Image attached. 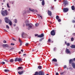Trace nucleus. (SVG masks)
Instances as JSON below:
<instances>
[{
    "label": "nucleus",
    "mask_w": 75,
    "mask_h": 75,
    "mask_svg": "<svg viewBox=\"0 0 75 75\" xmlns=\"http://www.w3.org/2000/svg\"><path fill=\"white\" fill-rule=\"evenodd\" d=\"M1 14L3 16H7V15H8L9 13L8 12V11H7V10H5L4 11H3L2 10L1 11Z\"/></svg>",
    "instance_id": "obj_1"
},
{
    "label": "nucleus",
    "mask_w": 75,
    "mask_h": 75,
    "mask_svg": "<svg viewBox=\"0 0 75 75\" xmlns=\"http://www.w3.org/2000/svg\"><path fill=\"white\" fill-rule=\"evenodd\" d=\"M14 61H15V62H17V61L18 62H21L22 61V59L21 58H18V57H16L15 58Z\"/></svg>",
    "instance_id": "obj_2"
},
{
    "label": "nucleus",
    "mask_w": 75,
    "mask_h": 75,
    "mask_svg": "<svg viewBox=\"0 0 75 75\" xmlns=\"http://www.w3.org/2000/svg\"><path fill=\"white\" fill-rule=\"evenodd\" d=\"M52 62L54 64H55V66H57V59L55 58H54L52 59Z\"/></svg>",
    "instance_id": "obj_3"
},
{
    "label": "nucleus",
    "mask_w": 75,
    "mask_h": 75,
    "mask_svg": "<svg viewBox=\"0 0 75 75\" xmlns=\"http://www.w3.org/2000/svg\"><path fill=\"white\" fill-rule=\"evenodd\" d=\"M4 20H5L6 23H9V22L10 21V20L9 19H8V18L7 17L5 18H4Z\"/></svg>",
    "instance_id": "obj_4"
},
{
    "label": "nucleus",
    "mask_w": 75,
    "mask_h": 75,
    "mask_svg": "<svg viewBox=\"0 0 75 75\" xmlns=\"http://www.w3.org/2000/svg\"><path fill=\"white\" fill-rule=\"evenodd\" d=\"M55 30H52L51 31L50 34H51V35L54 36V35H55Z\"/></svg>",
    "instance_id": "obj_5"
},
{
    "label": "nucleus",
    "mask_w": 75,
    "mask_h": 75,
    "mask_svg": "<svg viewBox=\"0 0 75 75\" xmlns=\"http://www.w3.org/2000/svg\"><path fill=\"white\" fill-rule=\"evenodd\" d=\"M69 10V9L68 8H63V12L64 13H67V12H68Z\"/></svg>",
    "instance_id": "obj_6"
},
{
    "label": "nucleus",
    "mask_w": 75,
    "mask_h": 75,
    "mask_svg": "<svg viewBox=\"0 0 75 75\" xmlns=\"http://www.w3.org/2000/svg\"><path fill=\"white\" fill-rule=\"evenodd\" d=\"M25 70L22 71H18V72L19 74V75H22V74H23L24 73V72H25Z\"/></svg>",
    "instance_id": "obj_7"
},
{
    "label": "nucleus",
    "mask_w": 75,
    "mask_h": 75,
    "mask_svg": "<svg viewBox=\"0 0 75 75\" xmlns=\"http://www.w3.org/2000/svg\"><path fill=\"white\" fill-rule=\"evenodd\" d=\"M65 52L67 54H71V51L68 49H66Z\"/></svg>",
    "instance_id": "obj_8"
},
{
    "label": "nucleus",
    "mask_w": 75,
    "mask_h": 75,
    "mask_svg": "<svg viewBox=\"0 0 75 75\" xmlns=\"http://www.w3.org/2000/svg\"><path fill=\"white\" fill-rule=\"evenodd\" d=\"M44 37V33H42L40 35H38V36L37 37H39V38H42V37Z\"/></svg>",
    "instance_id": "obj_9"
},
{
    "label": "nucleus",
    "mask_w": 75,
    "mask_h": 75,
    "mask_svg": "<svg viewBox=\"0 0 75 75\" xmlns=\"http://www.w3.org/2000/svg\"><path fill=\"white\" fill-rule=\"evenodd\" d=\"M39 75H44V72L42 71H40L39 72Z\"/></svg>",
    "instance_id": "obj_10"
},
{
    "label": "nucleus",
    "mask_w": 75,
    "mask_h": 75,
    "mask_svg": "<svg viewBox=\"0 0 75 75\" xmlns=\"http://www.w3.org/2000/svg\"><path fill=\"white\" fill-rule=\"evenodd\" d=\"M47 13L48 15L49 16H51L52 15V12H51V11H49V10H48Z\"/></svg>",
    "instance_id": "obj_11"
},
{
    "label": "nucleus",
    "mask_w": 75,
    "mask_h": 75,
    "mask_svg": "<svg viewBox=\"0 0 75 75\" xmlns=\"http://www.w3.org/2000/svg\"><path fill=\"white\" fill-rule=\"evenodd\" d=\"M57 20L58 22H61V20L60 19H59V16H57Z\"/></svg>",
    "instance_id": "obj_12"
},
{
    "label": "nucleus",
    "mask_w": 75,
    "mask_h": 75,
    "mask_svg": "<svg viewBox=\"0 0 75 75\" xmlns=\"http://www.w3.org/2000/svg\"><path fill=\"white\" fill-rule=\"evenodd\" d=\"M3 47L4 48H6V47H9V45L7 44L3 45Z\"/></svg>",
    "instance_id": "obj_13"
},
{
    "label": "nucleus",
    "mask_w": 75,
    "mask_h": 75,
    "mask_svg": "<svg viewBox=\"0 0 75 75\" xmlns=\"http://www.w3.org/2000/svg\"><path fill=\"white\" fill-rule=\"evenodd\" d=\"M63 4H64L65 5V6H66V5H67L68 4V2H67V1H64Z\"/></svg>",
    "instance_id": "obj_14"
},
{
    "label": "nucleus",
    "mask_w": 75,
    "mask_h": 75,
    "mask_svg": "<svg viewBox=\"0 0 75 75\" xmlns=\"http://www.w3.org/2000/svg\"><path fill=\"white\" fill-rule=\"evenodd\" d=\"M72 63H74L73 62V60L72 59H70L69 61V64H72Z\"/></svg>",
    "instance_id": "obj_15"
},
{
    "label": "nucleus",
    "mask_w": 75,
    "mask_h": 75,
    "mask_svg": "<svg viewBox=\"0 0 75 75\" xmlns=\"http://www.w3.org/2000/svg\"><path fill=\"white\" fill-rule=\"evenodd\" d=\"M71 65H72L73 68H75V64L74 63H72Z\"/></svg>",
    "instance_id": "obj_16"
},
{
    "label": "nucleus",
    "mask_w": 75,
    "mask_h": 75,
    "mask_svg": "<svg viewBox=\"0 0 75 75\" xmlns=\"http://www.w3.org/2000/svg\"><path fill=\"white\" fill-rule=\"evenodd\" d=\"M18 71H19V69H23V67H19L18 68Z\"/></svg>",
    "instance_id": "obj_17"
},
{
    "label": "nucleus",
    "mask_w": 75,
    "mask_h": 75,
    "mask_svg": "<svg viewBox=\"0 0 75 75\" xmlns=\"http://www.w3.org/2000/svg\"><path fill=\"white\" fill-rule=\"evenodd\" d=\"M25 34L23 32L21 35L22 38H24V37L25 36Z\"/></svg>",
    "instance_id": "obj_18"
},
{
    "label": "nucleus",
    "mask_w": 75,
    "mask_h": 75,
    "mask_svg": "<svg viewBox=\"0 0 75 75\" xmlns=\"http://www.w3.org/2000/svg\"><path fill=\"white\" fill-rule=\"evenodd\" d=\"M42 6H44V5L45 4V2H44V0H42Z\"/></svg>",
    "instance_id": "obj_19"
},
{
    "label": "nucleus",
    "mask_w": 75,
    "mask_h": 75,
    "mask_svg": "<svg viewBox=\"0 0 75 75\" xmlns=\"http://www.w3.org/2000/svg\"><path fill=\"white\" fill-rule=\"evenodd\" d=\"M70 47L71 48H75V45H72L70 46Z\"/></svg>",
    "instance_id": "obj_20"
},
{
    "label": "nucleus",
    "mask_w": 75,
    "mask_h": 75,
    "mask_svg": "<svg viewBox=\"0 0 75 75\" xmlns=\"http://www.w3.org/2000/svg\"><path fill=\"white\" fill-rule=\"evenodd\" d=\"M31 25H33L32 23H30L29 25L28 26V27L29 28H32V26Z\"/></svg>",
    "instance_id": "obj_21"
},
{
    "label": "nucleus",
    "mask_w": 75,
    "mask_h": 75,
    "mask_svg": "<svg viewBox=\"0 0 75 75\" xmlns=\"http://www.w3.org/2000/svg\"><path fill=\"white\" fill-rule=\"evenodd\" d=\"M4 71L5 72H9V71H10V70L7 69H5L4 70Z\"/></svg>",
    "instance_id": "obj_22"
},
{
    "label": "nucleus",
    "mask_w": 75,
    "mask_h": 75,
    "mask_svg": "<svg viewBox=\"0 0 75 75\" xmlns=\"http://www.w3.org/2000/svg\"><path fill=\"white\" fill-rule=\"evenodd\" d=\"M71 8L72 10H75V7H74V6H71Z\"/></svg>",
    "instance_id": "obj_23"
},
{
    "label": "nucleus",
    "mask_w": 75,
    "mask_h": 75,
    "mask_svg": "<svg viewBox=\"0 0 75 75\" xmlns=\"http://www.w3.org/2000/svg\"><path fill=\"white\" fill-rule=\"evenodd\" d=\"M9 24L11 26V25H12V22L10 21L9 22Z\"/></svg>",
    "instance_id": "obj_24"
},
{
    "label": "nucleus",
    "mask_w": 75,
    "mask_h": 75,
    "mask_svg": "<svg viewBox=\"0 0 75 75\" xmlns=\"http://www.w3.org/2000/svg\"><path fill=\"white\" fill-rule=\"evenodd\" d=\"M38 68L39 69H42V67L41 66H39L38 67Z\"/></svg>",
    "instance_id": "obj_25"
},
{
    "label": "nucleus",
    "mask_w": 75,
    "mask_h": 75,
    "mask_svg": "<svg viewBox=\"0 0 75 75\" xmlns=\"http://www.w3.org/2000/svg\"><path fill=\"white\" fill-rule=\"evenodd\" d=\"M29 10H30V11H32V12H34V11H35V10H34V9L31 10L30 8H29Z\"/></svg>",
    "instance_id": "obj_26"
},
{
    "label": "nucleus",
    "mask_w": 75,
    "mask_h": 75,
    "mask_svg": "<svg viewBox=\"0 0 75 75\" xmlns=\"http://www.w3.org/2000/svg\"><path fill=\"white\" fill-rule=\"evenodd\" d=\"M37 15L38 17H39V16L40 17V18H41V19H42V16H40V15L38 14H37Z\"/></svg>",
    "instance_id": "obj_27"
},
{
    "label": "nucleus",
    "mask_w": 75,
    "mask_h": 75,
    "mask_svg": "<svg viewBox=\"0 0 75 75\" xmlns=\"http://www.w3.org/2000/svg\"><path fill=\"white\" fill-rule=\"evenodd\" d=\"M10 62H14V59H11L10 60Z\"/></svg>",
    "instance_id": "obj_28"
},
{
    "label": "nucleus",
    "mask_w": 75,
    "mask_h": 75,
    "mask_svg": "<svg viewBox=\"0 0 75 75\" xmlns=\"http://www.w3.org/2000/svg\"><path fill=\"white\" fill-rule=\"evenodd\" d=\"M35 75H39V73L37 71H36L35 72Z\"/></svg>",
    "instance_id": "obj_29"
},
{
    "label": "nucleus",
    "mask_w": 75,
    "mask_h": 75,
    "mask_svg": "<svg viewBox=\"0 0 75 75\" xmlns=\"http://www.w3.org/2000/svg\"><path fill=\"white\" fill-rule=\"evenodd\" d=\"M44 39V38H42L40 39L39 41L40 42L42 41V40H43Z\"/></svg>",
    "instance_id": "obj_30"
},
{
    "label": "nucleus",
    "mask_w": 75,
    "mask_h": 75,
    "mask_svg": "<svg viewBox=\"0 0 75 75\" xmlns=\"http://www.w3.org/2000/svg\"><path fill=\"white\" fill-rule=\"evenodd\" d=\"M14 22L15 23H17V20L16 19H15L14 20Z\"/></svg>",
    "instance_id": "obj_31"
},
{
    "label": "nucleus",
    "mask_w": 75,
    "mask_h": 75,
    "mask_svg": "<svg viewBox=\"0 0 75 75\" xmlns=\"http://www.w3.org/2000/svg\"><path fill=\"white\" fill-rule=\"evenodd\" d=\"M26 24H28V20H27L25 22Z\"/></svg>",
    "instance_id": "obj_32"
},
{
    "label": "nucleus",
    "mask_w": 75,
    "mask_h": 75,
    "mask_svg": "<svg viewBox=\"0 0 75 75\" xmlns=\"http://www.w3.org/2000/svg\"><path fill=\"white\" fill-rule=\"evenodd\" d=\"M74 40V38H71V41H73Z\"/></svg>",
    "instance_id": "obj_33"
},
{
    "label": "nucleus",
    "mask_w": 75,
    "mask_h": 75,
    "mask_svg": "<svg viewBox=\"0 0 75 75\" xmlns=\"http://www.w3.org/2000/svg\"><path fill=\"white\" fill-rule=\"evenodd\" d=\"M72 22L73 23H75V20H73L72 21Z\"/></svg>",
    "instance_id": "obj_34"
},
{
    "label": "nucleus",
    "mask_w": 75,
    "mask_h": 75,
    "mask_svg": "<svg viewBox=\"0 0 75 75\" xmlns=\"http://www.w3.org/2000/svg\"><path fill=\"white\" fill-rule=\"evenodd\" d=\"M39 25V24H38V23H36L35 24V26H38Z\"/></svg>",
    "instance_id": "obj_35"
},
{
    "label": "nucleus",
    "mask_w": 75,
    "mask_h": 75,
    "mask_svg": "<svg viewBox=\"0 0 75 75\" xmlns=\"http://www.w3.org/2000/svg\"><path fill=\"white\" fill-rule=\"evenodd\" d=\"M67 45V46H69L70 45V44L69 43H67V44L66 45Z\"/></svg>",
    "instance_id": "obj_36"
},
{
    "label": "nucleus",
    "mask_w": 75,
    "mask_h": 75,
    "mask_svg": "<svg viewBox=\"0 0 75 75\" xmlns=\"http://www.w3.org/2000/svg\"><path fill=\"white\" fill-rule=\"evenodd\" d=\"M14 48H11L9 50V51H13V50H14Z\"/></svg>",
    "instance_id": "obj_37"
},
{
    "label": "nucleus",
    "mask_w": 75,
    "mask_h": 75,
    "mask_svg": "<svg viewBox=\"0 0 75 75\" xmlns=\"http://www.w3.org/2000/svg\"><path fill=\"white\" fill-rule=\"evenodd\" d=\"M7 7H8V8H10V7L9 6V5H8V4H7Z\"/></svg>",
    "instance_id": "obj_38"
},
{
    "label": "nucleus",
    "mask_w": 75,
    "mask_h": 75,
    "mask_svg": "<svg viewBox=\"0 0 75 75\" xmlns=\"http://www.w3.org/2000/svg\"><path fill=\"white\" fill-rule=\"evenodd\" d=\"M19 42H21V40H20V38H19Z\"/></svg>",
    "instance_id": "obj_39"
},
{
    "label": "nucleus",
    "mask_w": 75,
    "mask_h": 75,
    "mask_svg": "<svg viewBox=\"0 0 75 75\" xmlns=\"http://www.w3.org/2000/svg\"><path fill=\"white\" fill-rule=\"evenodd\" d=\"M4 61H6V62H8V61H7V60L6 59H4Z\"/></svg>",
    "instance_id": "obj_40"
},
{
    "label": "nucleus",
    "mask_w": 75,
    "mask_h": 75,
    "mask_svg": "<svg viewBox=\"0 0 75 75\" xmlns=\"http://www.w3.org/2000/svg\"><path fill=\"white\" fill-rule=\"evenodd\" d=\"M29 44H28V43H27L25 44V45H26V46H28V45Z\"/></svg>",
    "instance_id": "obj_41"
},
{
    "label": "nucleus",
    "mask_w": 75,
    "mask_h": 75,
    "mask_svg": "<svg viewBox=\"0 0 75 75\" xmlns=\"http://www.w3.org/2000/svg\"><path fill=\"white\" fill-rule=\"evenodd\" d=\"M54 71L55 73H56V75H57V72H57V71L56 70V69H54Z\"/></svg>",
    "instance_id": "obj_42"
},
{
    "label": "nucleus",
    "mask_w": 75,
    "mask_h": 75,
    "mask_svg": "<svg viewBox=\"0 0 75 75\" xmlns=\"http://www.w3.org/2000/svg\"><path fill=\"white\" fill-rule=\"evenodd\" d=\"M53 50L55 51H56V47H54L53 49Z\"/></svg>",
    "instance_id": "obj_43"
},
{
    "label": "nucleus",
    "mask_w": 75,
    "mask_h": 75,
    "mask_svg": "<svg viewBox=\"0 0 75 75\" xmlns=\"http://www.w3.org/2000/svg\"><path fill=\"white\" fill-rule=\"evenodd\" d=\"M6 27L7 28H9V26H8V25H6Z\"/></svg>",
    "instance_id": "obj_44"
},
{
    "label": "nucleus",
    "mask_w": 75,
    "mask_h": 75,
    "mask_svg": "<svg viewBox=\"0 0 75 75\" xmlns=\"http://www.w3.org/2000/svg\"><path fill=\"white\" fill-rule=\"evenodd\" d=\"M29 25H30V23L26 24V26H29Z\"/></svg>",
    "instance_id": "obj_45"
},
{
    "label": "nucleus",
    "mask_w": 75,
    "mask_h": 75,
    "mask_svg": "<svg viewBox=\"0 0 75 75\" xmlns=\"http://www.w3.org/2000/svg\"><path fill=\"white\" fill-rule=\"evenodd\" d=\"M11 45H14L15 44L13 43H11Z\"/></svg>",
    "instance_id": "obj_46"
},
{
    "label": "nucleus",
    "mask_w": 75,
    "mask_h": 75,
    "mask_svg": "<svg viewBox=\"0 0 75 75\" xmlns=\"http://www.w3.org/2000/svg\"><path fill=\"white\" fill-rule=\"evenodd\" d=\"M67 68V66L66 65H64V68Z\"/></svg>",
    "instance_id": "obj_47"
},
{
    "label": "nucleus",
    "mask_w": 75,
    "mask_h": 75,
    "mask_svg": "<svg viewBox=\"0 0 75 75\" xmlns=\"http://www.w3.org/2000/svg\"><path fill=\"white\" fill-rule=\"evenodd\" d=\"M12 40H14L15 41H16V39H14V38H12Z\"/></svg>",
    "instance_id": "obj_48"
},
{
    "label": "nucleus",
    "mask_w": 75,
    "mask_h": 75,
    "mask_svg": "<svg viewBox=\"0 0 75 75\" xmlns=\"http://www.w3.org/2000/svg\"><path fill=\"white\" fill-rule=\"evenodd\" d=\"M51 41V39H49L48 40V42H50Z\"/></svg>",
    "instance_id": "obj_49"
},
{
    "label": "nucleus",
    "mask_w": 75,
    "mask_h": 75,
    "mask_svg": "<svg viewBox=\"0 0 75 75\" xmlns=\"http://www.w3.org/2000/svg\"><path fill=\"white\" fill-rule=\"evenodd\" d=\"M72 35L74 36H75V33H73Z\"/></svg>",
    "instance_id": "obj_50"
},
{
    "label": "nucleus",
    "mask_w": 75,
    "mask_h": 75,
    "mask_svg": "<svg viewBox=\"0 0 75 75\" xmlns=\"http://www.w3.org/2000/svg\"><path fill=\"white\" fill-rule=\"evenodd\" d=\"M35 36H38V34H35Z\"/></svg>",
    "instance_id": "obj_51"
},
{
    "label": "nucleus",
    "mask_w": 75,
    "mask_h": 75,
    "mask_svg": "<svg viewBox=\"0 0 75 75\" xmlns=\"http://www.w3.org/2000/svg\"><path fill=\"white\" fill-rule=\"evenodd\" d=\"M1 64H5V62H3Z\"/></svg>",
    "instance_id": "obj_52"
},
{
    "label": "nucleus",
    "mask_w": 75,
    "mask_h": 75,
    "mask_svg": "<svg viewBox=\"0 0 75 75\" xmlns=\"http://www.w3.org/2000/svg\"><path fill=\"white\" fill-rule=\"evenodd\" d=\"M72 60L73 61H75V58H74Z\"/></svg>",
    "instance_id": "obj_53"
},
{
    "label": "nucleus",
    "mask_w": 75,
    "mask_h": 75,
    "mask_svg": "<svg viewBox=\"0 0 75 75\" xmlns=\"http://www.w3.org/2000/svg\"><path fill=\"white\" fill-rule=\"evenodd\" d=\"M51 9H52V10H53V9H54V7H53V6H52V7H51Z\"/></svg>",
    "instance_id": "obj_54"
},
{
    "label": "nucleus",
    "mask_w": 75,
    "mask_h": 75,
    "mask_svg": "<svg viewBox=\"0 0 75 75\" xmlns=\"http://www.w3.org/2000/svg\"><path fill=\"white\" fill-rule=\"evenodd\" d=\"M4 43H6V41L5 40L4 41Z\"/></svg>",
    "instance_id": "obj_55"
},
{
    "label": "nucleus",
    "mask_w": 75,
    "mask_h": 75,
    "mask_svg": "<svg viewBox=\"0 0 75 75\" xmlns=\"http://www.w3.org/2000/svg\"><path fill=\"white\" fill-rule=\"evenodd\" d=\"M22 45V43H20V45H19L20 46H21V45Z\"/></svg>",
    "instance_id": "obj_56"
},
{
    "label": "nucleus",
    "mask_w": 75,
    "mask_h": 75,
    "mask_svg": "<svg viewBox=\"0 0 75 75\" xmlns=\"http://www.w3.org/2000/svg\"><path fill=\"white\" fill-rule=\"evenodd\" d=\"M21 52H23V49L21 50Z\"/></svg>",
    "instance_id": "obj_57"
},
{
    "label": "nucleus",
    "mask_w": 75,
    "mask_h": 75,
    "mask_svg": "<svg viewBox=\"0 0 75 75\" xmlns=\"http://www.w3.org/2000/svg\"><path fill=\"white\" fill-rule=\"evenodd\" d=\"M65 43L66 44V45H67V41H65Z\"/></svg>",
    "instance_id": "obj_58"
},
{
    "label": "nucleus",
    "mask_w": 75,
    "mask_h": 75,
    "mask_svg": "<svg viewBox=\"0 0 75 75\" xmlns=\"http://www.w3.org/2000/svg\"><path fill=\"white\" fill-rule=\"evenodd\" d=\"M35 12H37H37H38V11H37V10H35Z\"/></svg>",
    "instance_id": "obj_59"
},
{
    "label": "nucleus",
    "mask_w": 75,
    "mask_h": 75,
    "mask_svg": "<svg viewBox=\"0 0 75 75\" xmlns=\"http://www.w3.org/2000/svg\"><path fill=\"white\" fill-rule=\"evenodd\" d=\"M57 75H59V74L58 72H57Z\"/></svg>",
    "instance_id": "obj_60"
},
{
    "label": "nucleus",
    "mask_w": 75,
    "mask_h": 75,
    "mask_svg": "<svg viewBox=\"0 0 75 75\" xmlns=\"http://www.w3.org/2000/svg\"><path fill=\"white\" fill-rule=\"evenodd\" d=\"M64 73V72L61 73V75H62V74H63Z\"/></svg>",
    "instance_id": "obj_61"
},
{
    "label": "nucleus",
    "mask_w": 75,
    "mask_h": 75,
    "mask_svg": "<svg viewBox=\"0 0 75 75\" xmlns=\"http://www.w3.org/2000/svg\"><path fill=\"white\" fill-rule=\"evenodd\" d=\"M25 55H26V54H23V56H24Z\"/></svg>",
    "instance_id": "obj_62"
},
{
    "label": "nucleus",
    "mask_w": 75,
    "mask_h": 75,
    "mask_svg": "<svg viewBox=\"0 0 75 75\" xmlns=\"http://www.w3.org/2000/svg\"><path fill=\"white\" fill-rule=\"evenodd\" d=\"M10 9H8V11H10Z\"/></svg>",
    "instance_id": "obj_63"
},
{
    "label": "nucleus",
    "mask_w": 75,
    "mask_h": 75,
    "mask_svg": "<svg viewBox=\"0 0 75 75\" xmlns=\"http://www.w3.org/2000/svg\"><path fill=\"white\" fill-rule=\"evenodd\" d=\"M19 54H21V52H19Z\"/></svg>",
    "instance_id": "obj_64"
}]
</instances>
